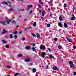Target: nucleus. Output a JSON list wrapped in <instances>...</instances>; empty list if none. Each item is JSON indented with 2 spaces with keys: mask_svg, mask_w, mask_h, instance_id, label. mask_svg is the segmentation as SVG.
<instances>
[{
  "mask_svg": "<svg viewBox=\"0 0 76 76\" xmlns=\"http://www.w3.org/2000/svg\"><path fill=\"white\" fill-rule=\"evenodd\" d=\"M45 48V46L44 45H41L40 46V49L42 51H44Z\"/></svg>",
  "mask_w": 76,
  "mask_h": 76,
  "instance_id": "obj_1",
  "label": "nucleus"
},
{
  "mask_svg": "<svg viewBox=\"0 0 76 76\" xmlns=\"http://www.w3.org/2000/svg\"><path fill=\"white\" fill-rule=\"evenodd\" d=\"M69 64H70V67L71 68H73V67H74V64H73V62L72 61H69Z\"/></svg>",
  "mask_w": 76,
  "mask_h": 76,
  "instance_id": "obj_2",
  "label": "nucleus"
},
{
  "mask_svg": "<svg viewBox=\"0 0 76 76\" xmlns=\"http://www.w3.org/2000/svg\"><path fill=\"white\" fill-rule=\"evenodd\" d=\"M46 55L47 53L45 52H42L41 53L42 57L43 58H45V56H46Z\"/></svg>",
  "mask_w": 76,
  "mask_h": 76,
  "instance_id": "obj_3",
  "label": "nucleus"
},
{
  "mask_svg": "<svg viewBox=\"0 0 76 76\" xmlns=\"http://www.w3.org/2000/svg\"><path fill=\"white\" fill-rule=\"evenodd\" d=\"M2 4H6V5H7V6H9V7H11V5H9V4L6 2L5 1H3L2 2Z\"/></svg>",
  "mask_w": 76,
  "mask_h": 76,
  "instance_id": "obj_4",
  "label": "nucleus"
},
{
  "mask_svg": "<svg viewBox=\"0 0 76 76\" xmlns=\"http://www.w3.org/2000/svg\"><path fill=\"white\" fill-rule=\"evenodd\" d=\"M59 20L60 21H61V22H62V21L63 20V19H62V16L61 15H60V16L59 17Z\"/></svg>",
  "mask_w": 76,
  "mask_h": 76,
  "instance_id": "obj_5",
  "label": "nucleus"
},
{
  "mask_svg": "<svg viewBox=\"0 0 76 76\" xmlns=\"http://www.w3.org/2000/svg\"><path fill=\"white\" fill-rule=\"evenodd\" d=\"M31 48V47L29 45L25 47V48L26 50H29Z\"/></svg>",
  "mask_w": 76,
  "mask_h": 76,
  "instance_id": "obj_6",
  "label": "nucleus"
},
{
  "mask_svg": "<svg viewBox=\"0 0 76 76\" xmlns=\"http://www.w3.org/2000/svg\"><path fill=\"white\" fill-rule=\"evenodd\" d=\"M66 37L67 41H68L69 42H71V39H69V38L67 36H66Z\"/></svg>",
  "mask_w": 76,
  "mask_h": 76,
  "instance_id": "obj_7",
  "label": "nucleus"
},
{
  "mask_svg": "<svg viewBox=\"0 0 76 76\" xmlns=\"http://www.w3.org/2000/svg\"><path fill=\"white\" fill-rule=\"evenodd\" d=\"M58 69V68H57L56 66H55L53 68V70H57Z\"/></svg>",
  "mask_w": 76,
  "mask_h": 76,
  "instance_id": "obj_8",
  "label": "nucleus"
},
{
  "mask_svg": "<svg viewBox=\"0 0 76 76\" xmlns=\"http://www.w3.org/2000/svg\"><path fill=\"white\" fill-rule=\"evenodd\" d=\"M58 25L59 26H60L61 28H62V26H63V25H62V23H61L59 22L58 23Z\"/></svg>",
  "mask_w": 76,
  "mask_h": 76,
  "instance_id": "obj_9",
  "label": "nucleus"
},
{
  "mask_svg": "<svg viewBox=\"0 0 76 76\" xmlns=\"http://www.w3.org/2000/svg\"><path fill=\"white\" fill-rule=\"evenodd\" d=\"M8 10H9V11H10V12H11V11H13V12H15V10H13V9L12 8H10V9H8Z\"/></svg>",
  "mask_w": 76,
  "mask_h": 76,
  "instance_id": "obj_10",
  "label": "nucleus"
},
{
  "mask_svg": "<svg viewBox=\"0 0 76 76\" xmlns=\"http://www.w3.org/2000/svg\"><path fill=\"white\" fill-rule=\"evenodd\" d=\"M31 7H32V6L31 5H30V6L28 5L27 6V10H29V8H31Z\"/></svg>",
  "mask_w": 76,
  "mask_h": 76,
  "instance_id": "obj_11",
  "label": "nucleus"
},
{
  "mask_svg": "<svg viewBox=\"0 0 76 76\" xmlns=\"http://www.w3.org/2000/svg\"><path fill=\"white\" fill-rule=\"evenodd\" d=\"M7 32V31L5 30L4 29H3V31L1 33V34H4V33H6Z\"/></svg>",
  "mask_w": 76,
  "mask_h": 76,
  "instance_id": "obj_12",
  "label": "nucleus"
},
{
  "mask_svg": "<svg viewBox=\"0 0 76 76\" xmlns=\"http://www.w3.org/2000/svg\"><path fill=\"white\" fill-rule=\"evenodd\" d=\"M64 28H67V26H67V24L66 23H64Z\"/></svg>",
  "mask_w": 76,
  "mask_h": 76,
  "instance_id": "obj_13",
  "label": "nucleus"
},
{
  "mask_svg": "<svg viewBox=\"0 0 76 76\" xmlns=\"http://www.w3.org/2000/svg\"><path fill=\"white\" fill-rule=\"evenodd\" d=\"M33 72H37V69L35 68H33L32 70Z\"/></svg>",
  "mask_w": 76,
  "mask_h": 76,
  "instance_id": "obj_14",
  "label": "nucleus"
},
{
  "mask_svg": "<svg viewBox=\"0 0 76 76\" xmlns=\"http://www.w3.org/2000/svg\"><path fill=\"white\" fill-rule=\"evenodd\" d=\"M1 42L3 43H4V44H6L7 43V42L6 41L4 40H1Z\"/></svg>",
  "mask_w": 76,
  "mask_h": 76,
  "instance_id": "obj_15",
  "label": "nucleus"
},
{
  "mask_svg": "<svg viewBox=\"0 0 76 76\" xmlns=\"http://www.w3.org/2000/svg\"><path fill=\"white\" fill-rule=\"evenodd\" d=\"M30 61V59L29 58L26 59L25 60V62H29V61Z\"/></svg>",
  "mask_w": 76,
  "mask_h": 76,
  "instance_id": "obj_16",
  "label": "nucleus"
},
{
  "mask_svg": "<svg viewBox=\"0 0 76 76\" xmlns=\"http://www.w3.org/2000/svg\"><path fill=\"white\" fill-rule=\"evenodd\" d=\"M19 75V73L16 72V73H15L14 74V76H17V75Z\"/></svg>",
  "mask_w": 76,
  "mask_h": 76,
  "instance_id": "obj_17",
  "label": "nucleus"
},
{
  "mask_svg": "<svg viewBox=\"0 0 76 76\" xmlns=\"http://www.w3.org/2000/svg\"><path fill=\"white\" fill-rule=\"evenodd\" d=\"M10 22H12L11 20H8V21H7V24H9V23H10Z\"/></svg>",
  "mask_w": 76,
  "mask_h": 76,
  "instance_id": "obj_18",
  "label": "nucleus"
},
{
  "mask_svg": "<svg viewBox=\"0 0 76 76\" xmlns=\"http://www.w3.org/2000/svg\"><path fill=\"white\" fill-rule=\"evenodd\" d=\"M76 19V17H73L71 18L72 20H75Z\"/></svg>",
  "mask_w": 76,
  "mask_h": 76,
  "instance_id": "obj_19",
  "label": "nucleus"
},
{
  "mask_svg": "<svg viewBox=\"0 0 76 76\" xmlns=\"http://www.w3.org/2000/svg\"><path fill=\"white\" fill-rule=\"evenodd\" d=\"M31 49L33 51H36V49H35L34 47H32Z\"/></svg>",
  "mask_w": 76,
  "mask_h": 76,
  "instance_id": "obj_20",
  "label": "nucleus"
},
{
  "mask_svg": "<svg viewBox=\"0 0 76 76\" xmlns=\"http://www.w3.org/2000/svg\"><path fill=\"white\" fill-rule=\"evenodd\" d=\"M0 23H2V24L3 25H6V23L4 22H1V21H0Z\"/></svg>",
  "mask_w": 76,
  "mask_h": 76,
  "instance_id": "obj_21",
  "label": "nucleus"
},
{
  "mask_svg": "<svg viewBox=\"0 0 76 76\" xmlns=\"http://www.w3.org/2000/svg\"><path fill=\"white\" fill-rule=\"evenodd\" d=\"M33 26H36V25H37V23H36V22H34L33 24Z\"/></svg>",
  "mask_w": 76,
  "mask_h": 76,
  "instance_id": "obj_22",
  "label": "nucleus"
},
{
  "mask_svg": "<svg viewBox=\"0 0 76 76\" xmlns=\"http://www.w3.org/2000/svg\"><path fill=\"white\" fill-rule=\"evenodd\" d=\"M13 35L12 34H10V38H11V39H12L13 38Z\"/></svg>",
  "mask_w": 76,
  "mask_h": 76,
  "instance_id": "obj_23",
  "label": "nucleus"
},
{
  "mask_svg": "<svg viewBox=\"0 0 76 76\" xmlns=\"http://www.w3.org/2000/svg\"><path fill=\"white\" fill-rule=\"evenodd\" d=\"M37 37L39 38H40V35H39V34H37Z\"/></svg>",
  "mask_w": 76,
  "mask_h": 76,
  "instance_id": "obj_24",
  "label": "nucleus"
},
{
  "mask_svg": "<svg viewBox=\"0 0 76 76\" xmlns=\"http://www.w3.org/2000/svg\"><path fill=\"white\" fill-rule=\"evenodd\" d=\"M14 38L15 39H16L18 38V36L16 35H14Z\"/></svg>",
  "mask_w": 76,
  "mask_h": 76,
  "instance_id": "obj_25",
  "label": "nucleus"
},
{
  "mask_svg": "<svg viewBox=\"0 0 76 76\" xmlns=\"http://www.w3.org/2000/svg\"><path fill=\"white\" fill-rule=\"evenodd\" d=\"M5 47L7 48H9V46L8 45H6Z\"/></svg>",
  "mask_w": 76,
  "mask_h": 76,
  "instance_id": "obj_26",
  "label": "nucleus"
},
{
  "mask_svg": "<svg viewBox=\"0 0 76 76\" xmlns=\"http://www.w3.org/2000/svg\"><path fill=\"white\" fill-rule=\"evenodd\" d=\"M47 26L48 28H50V24H48L47 25Z\"/></svg>",
  "mask_w": 76,
  "mask_h": 76,
  "instance_id": "obj_27",
  "label": "nucleus"
},
{
  "mask_svg": "<svg viewBox=\"0 0 76 76\" xmlns=\"http://www.w3.org/2000/svg\"><path fill=\"white\" fill-rule=\"evenodd\" d=\"M49 57H50V59H52V58L53 57V56H52L51 55H50L49 56Z\"/></svg>",
  "mask_w": 76,
  "mask_h": 76,
  "instance_id": "obj_28",
  "label": "nucleus"
},
{
  "mask_svg": "<svg viewBox=\"0 0 76 76\" xmlns=\"http://www.w3.org/2000/svg\"><path fill=\"white\" fill-rule=\"evenodd\" d=\"M6 68H8V69H9L10 68H11V66H5Z\"/></svg>",
  "mask_w": 76,
  "mask_h": 76,
  "instance_id": "obj_29",
  "label": "nucleus"
},
{
  "mask_svg": "<svg viewBox=\"0 0 76 76\" xmlns=\"http://www.w3.org/2000/svg\"><path fill=\"white\" fill-rule=\"evenodd\" d=\"M18 33V31H15V32H14L13 33V34H17V33Z\"/></svg>",
  "mask_w": 76,
  "mask_h": 76,
  "instance_id": "obj_30",
  "label": "nucleus"
},
{
  "mask_svg": "<svg viewBox=\"0 0 76 76\" xmlns=\"http://www.w3.org/2000/svg\"><path fill=\"white\" fill-rule=\"evenodd\" d=\"M32 35L33 36V37H36V35H35V34L33 33L32 34Z\"/></svg>",
  "mask_w": 76,
  "mask_h": 76,
  "instance_id": "obj_31",
  "label": "nucleus"
},
{
  "mask_svg": "<svg viewBox=\"0 0 76 76\" xmlns=\"http://www.w3.org/2000/svg\"><path fill=\"white\" fill-rule=\"evenodd\" d=\"M66 6H67V4H64V7H66Z\"/></svg>",
  "mask_w": 76,
  "mask_h": 76,
  "instance_id": "obj_32",
  "label": "nucleus"
},
{
  "mask_svg": "<svg viewBox=\"0 0 76 76\" xmlns=\"http://www.w3.org/2000/svg\"><path fill=\"white\" fill-rule=\"evenodd\" d=\"M58 40V39H57V38H55L54 39V41H57Z\"/></svg>",
  "mask_w": 76,
  "mask_h": 76,
  "instance_id": "obj_33",
  "label": "nucleus"
},
{
  "mask_svg": "<svg viewBox=\"0 0 76 76\" xmlns=\"http://www.w3.org/2000/svg\"><path fill=\"white\" fill-rule=\"evenodd\" d=\"M18 56L20 57H22V54H20L19 55H18Z\"/></svg>",
  "mask_w": 76,
  "mask_h": 76,
  "instance_id": "obj_34",
  "label": "nucleus"
},
{
  "mask_svg": "<svg viewBox=\"0 0 76 76\" xmlns=\"http://www.w3.org/2000/svg\"><path fill=\"white\" fill-rule=\"evenodd\" d=\"M32 13V10H31L30 12H29V15H31V14Z\"/></svg>",
  "mask_w": 76,
  "mask_h": 76,
  "instance_id": "obj_35",
  "label": "nucleus"
},
{
  "mask_svg": "<svg viewBox=\"0 0 76 76\" xmlns=\"http://www.w3.org/2000/svg\"><path fill=\"white\" fill-rule=\"evenodd\" d=\"M32 45H33V47H34L35 46V43H32L31 44Z\"/></svg>",
  "mask_w": 76,
  "mask_h": 76,
  "instance_id": "obj_36",
  "label": "nucleus"
},
{
  "mask_svg": "<svg viewBox=\"0 0 76 76\" xmlns=\"http://www.w3.org/2000/svg\"><path fill=\"white\" fill-rule=\"evenodd\" d=\"M22 40L23 41H25V38L23 37L22 38Z\"/></svg>",
  "mask_w": 76,
  "mask_h": 76,
  "instance_id": "obj_37",
  "label": "nucleus"
},
{
  "mask_svg": "<svg viewBox=\"0 0 76 76\" xmlns=\"http://www.w3.org/2000/svg\"><path fill=\"white\" fill-rule=\"evenodd\" d=\"M38 6L39 8H42V7L40 5H38Z\"/></svg>",
  "mask_w": 76,
  "mask_h": 76,
  "instance_id": "obj_38",
  "label": "nucleus"
},
{
  "mask_svg": "<svg viewBox=\"0 0 76 76\" xmlns=\"http://www.w3.org/2000/svg\"><path fill=\"white\" fill-rule=\"evenodd\" d=\"M73 74L74 75H76V72H73Z\"/></svg>",
  "mask_w": 76,
  "mask_h": 76,
  "instance_id": "obj_39",
  "label": "nucleus"
},
{
  "mask_svg": "<svg viewBox=\"0 0 76 76\" xmlns=\"http://www.w3.org/2000/svg\"><path fill=\"white\" fill-rule=\"evenodd\" d=\"M58 48H59V49H61V48H62L61 46H58Z\"/></svg>",
  "mask_w": 76,
  "mask_h": 76,
  "instance_id": "obj_40",
  "label": "nucleus"
},
{
  "mask_svg": "<svg viewBox=\"0 0 76 76\" xmlns=\"http://www.w3.org/2000/svg\"><path fill=\"white\" fill-rule=\"evenodd\" d=\"M46 68H47V69H49V66H48V65L47 66Z\"/></svg>",
  "mask_w": 76,
  "mask_h": 76,
  "instance_id": "obj_41",
  "label": "nucleus"
},
{
  "mask_svg": "<svg viewBox=\"0 0 76 76\" xmlns=\"http://www.w3.org/2000/svg\"><path fill=\"white\" fill-rule=\"evenodd\" d=\"M48 50L50 51V52H51V49L50 48H48Z\"/></svg>",
  "mask_w": 76,
  "mask_h": 76,
  "instance_id": "obj_42",
  "label": "nucleus"
},
{
  "mask_svg": "<svg viewBox=\"0 0 76 76\" xmlns=\"http://www.w3.org/2000/svg\"><path fill=\"white\" fill-rule=\"evenodd\" d=\"M19 12H21V11H23V9L22 10H19Z\"/></svg>",
  "mask_w": 76,
  "mask_h": 76,
  "instance_id": "obj_43",
  "label": "nucleus"
},
{
  "mask_svg": "<svg viewBox=\"0 0 76 76\" xmlns=\"http://www.w3.org/2000/svg\"><path fill=\"white\" fill-rule=\"evenodd\" d=\"M73 46V47L74 49H76V46Z\"/></svg>",
  "mask_w": 76,
  "mask_h": 76,
  "instance_id": "obj_44",
  "label": "nucleus"
},
{
  "mask_svg": "<svg viewBox=\"0 0 76 76\" xmlns=\"http://www.w3.org/2000/svg\"><path fill=\"white\" fill-rule=\"evenodd\" d=\"M42 16H44V12H42Z\"/></svg>",
  "mask_w": 76,
  "mask_h": 76,
  "instance_id": "obj_45",
  "label": "nucleus"
},
{
  "mask_svg": "<svg viewBox=\"0 0 76 76\" xmlns=\"http://www.w3.org/2000/svg\"><path fill=\"white\" fill-rule=\"evenodd\" d=\"M41 18L42 19V20H45V19H44V18H43V17H41Z\"/></svg>",
  "mask_w": 76,
  "mask_h": 76,
  "instance_id": "obj_46",
  "label": "nucleus"
},
{
  "mask_svg": "<svg viewBox=\"0 0 76 76\" xmlns=\"http://www.w3.org/2000/svg\"><path fill=\"white\" fill-rule=\"evenodd\" d=\"M28 27L25 28H24V30H25V31H26V29H28Z\"/></svg>",
  "mask_w": 76,
  "mask_h": 76,
  "instance_id": "obj_47",
  "label": "nucleus"
},
{
  "mask_svg": "<svg viewBox=\"0 0 76 76\" xmlns=\"http://www.w3.org/2000/svg\"><path fill=\"white\" fill-rule=\"evenodd\" d=\"M7 3L10 4H11V3L9 1H7Z\"/></svg>",
  "mask_w": 76,
  "mask_h": 76,
  "instance_id": "obj_48",
  "label": "nucleus"
},
{
  "mask_svg": "<svg viewBox=\"0 0 76 76\" xmlns=\"http://www.w3.org/2000/svg\"><path fill=\"white\" fill-rule=\"evenodd\" d=\"M43 12H44L45 14H46V12H45V10H44Z\"/></svg>",
  "mask_w": 76,
  "mask_h": 76,
  "instance_id": "obj_49",
  "label": "nucleus"
},
{
  "mask_svg": "<svg viewBox=\"0 0 76 76\" xmlns=\"http://www.w3.org/2000/svg\"><path fill=\"white\" fill-rule=\"evenodd\" d=\"M72 16H73V17H75V15H74V14H72Z\"/></svg>",
  "mask_w": 76,
  "mask_h": 76,
  "instance_id": "obj_50",
  "label": "nucleus"
},
{
  "mask_svg": "<svg viewBox=\"0 0 76 76\" xmlns=\"http://www.w3.org/2000/svg\"><path fill=\"white\" fill-rule=\"evenodd\" d=\"M22 34V32L21 31L19 32V34Z\"/></svg>",
  "mask_w": 76,
  "mask_h": 76,
  "instance_id": "obj_51",
  "label": "nucleus"
},
{
  "mask_svg": "<svg viewBox=\"0 0 76 76\" xmlns=\"http://www.w3.org/2000/svg\"><path fill=\"white\" fill-rule=\"evenodd\" d=\"M52 15H53V14H50V16L51 17V16H52Z\"/></svg>",
  "mask_w": 76,
  "mask_h": 76,
  "instance_id": "obj_52",
  "label": "nucleus"
},
{
  "mask_svg": "<svg viewBox=\"0 0 76 76\" xmlns=\"http://www.w3.org/2000/svg\"><path fill=\"white\" fill-rule=\"evenodd\" d=\"M16 23V22H13V23H14V24H15V23Z\"/></svg>",
  "mask_w": 76,
  "mask_h": 76,
  "instance_id": "obj_53",
  "label": "nucleus"
},
{
  "mask_svg": "<svg viewBox=\"0 0 76 76\" xmlns=\"http://www.w3.org/2000/svg\"><path fill=\"white\" fill-rule=\"evenodd\" d=\"M40 4H43V3H42V2H40Z\"/></svg>",
  "mask_w": 76,
  "mask_h": 76,
  "instance_id": "obj_54",
  "label": "nucleus"
},
{
  "mask_svg": "<svg viewBox=\"0 0 76 76\" xmlns=\"http://www.w3.org/2000/svg\"><path fill=\"white\" fill-rule=\"evenodd\" d=\"M48 10H51V9H50V8H49L48 9Z\"/></svg>",
  "mask_w": 76,
  "mask_h": 76,
  "instance_id": "obj_55",
  "label": "nucleus"
},
{
  "mask_svg": "<svg viewBox=\"0 0 76 76\" xmlns=\"http://www.w3.org/2000/svg\"><path fill=\"white\" fill-rule=\"evenodd\" d=\"M39 3L41 2V0H39Z\"/></svg>",
  "mask_w": 76,
  "mask_h": 76,
  "instance_id": "obj_56",
  "label": "nucleus"
},
{
  "mask_svg": "<svg viewBox=\"0 0 76 76\" xmlns=\"http://www.w3.org/2000/svg\"><path fill=\"white\" fill-rule=\"evenodd\" d=\"M18 27H19V26H17L16 28H18Z\"/></svg>",
  "mask_w": 76,
  "mask_h": 76,
  "instance_id": "obj_57",
  "label": "nucleus"
},
{
  "mask_svg": "<svg viewBox=\"0 0 76 76\" xmlns=\"http://www.w3.org/2000/svg\"><path fill=\"white\" fill-rule=\"evenodd\" d=\"M76 9V8L75 7L73 8V10H75Z\"/></svg>",
  "mask_w": 76,
  "mask_h": 76,
  "instance_id": "obj_58",
  "label": "nucleus"
},
{
  "mask_svg": "<svg viewBox=\"0 0 76 76\" xmlns=\"http://www.w3.org/2000/svg\"><path fill=\"white\" fill-rule=\"evenodd\" d=\"M24 20H25V21H26V20H27V19H24Z\"/></svg>",
  "mask_w": 76,
  "mask_h": 76,
  "instance_id": "obj_59",
  "label": "nucleus"
},
{
  "mask_svg": "<svg viewBox=\"0 0 76 76\" xmlns=\"http://www.w3.org/2000/svg\"><path fill=\"white\" fill-rule=\"evenodd\" d=\"M39 12H41V10L40 9L39 10Z\"/></svg>",
  "mask_w": 76,
  "mask_h": 76,
  "instance_id": "obj_60",
  "label": "nucleus"
},
{
  "mask_svg": "<svg viewBox=\"0 0 76 76\" xmlns=\"http://www.w3.org/2000/svg\"><path fill=\"white\" fill-rule=\"evenodd\" d=\"M20 18V17H21V16L20 15H19L18 16Z\"/></svg>",
  "mask_w": 76,
  "mask_h": 76,
  "instance_id": "obj_61",
  "label": "nucleus"
},
{
  "mask_svg": "<svg viewBox=\"0 0 76 76\" xmlns=\"http://www.w3.org/2000/svg\"><path fill=\"white\" fill-rule=\"evenodd\" d=\"M7 76H10V75H8Z\"/></svg>",
  "mask_w": 76,
  "mask_h": 76,
  "instance_id": "obj_62",
  "label": "nucleus"
},
{
  "mask_svg": "<svg viewBox=\"0 0 76 76\" xmlns=\"http://www.w3.org/2000/svg\"><path fill=\"white\" fill-rule=\"evenodd\" d=\"M62 61H64L63 59H62Z\"/></svg>",
  "mask_w": 76,
  "mask_h": 76,
  "instance_id": "obj_63",
  "label": "nucleus"
},
{
  "mask_svg": "<svg viewBox=\"0 0 76 76\" xmlns=\"http://www.w3.org/2000/svg\"><path fill=\"white\" fill-rule=\"evenodd\" d=\"M36 76H38V75H36Z\"/></svg>",
  "mask_w": 76,
  "mask_h": 76,
  "instance_id": "obj_64",
  "label": "nucleus"
}]
</instances>
